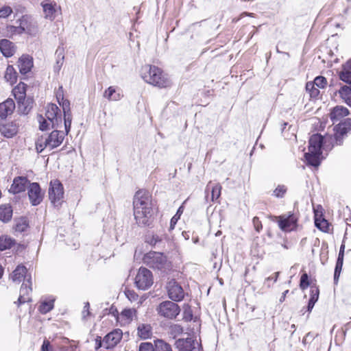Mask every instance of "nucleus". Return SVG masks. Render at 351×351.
I'll list each match as a JSON object with an SVG mask.
<instances>
[{
  "instance_id": "f257e3e1",
  "label": "nucleus",
  "mask_w": 351,
  "mask_h": 351,
  "mask_svg": "<svg viewBox=\"0 0 351 351\" xmlns=\"http://www.w3.org/2000/svg\"><path fill=\"white\" fill-rule=\"evenodd\" d=\"M332 142L333 138L330 135L313 134L308 141V152L304 154L306 164L315 167H319L323 158L322 151L331 149Z\"/></svg>"
},
{
  "instance_id": "f03ea898",
  "label": "nucleus",
  "mask_w": 351,
  "mask_h": 351,
  "mask_svg": "<svg viewBox=\"0 0 351 351\" xmlns=\"http://www.w3.org/2000/svg\"><path fill=\"white\" fill-rule=\"evenodd\" d=\"M134 216L136 223L141 226H149L152 217L151 196L145 191L136 193L133 199Z\"/></svg>"
},
{
  "instance_id": "7ed1b4c3",
  "label": "nucleus",
  "mask_w": 351,
  "mask_h": 351,
  "mask_svg": "<svg viewBox=\"0 0 351 351\" xmlns=\"http://www.w3.org/2000/svg\"><path fill=\"white\" fill-rule=\"evenodd\" d=\"M348 109L342 106H335L330 112V118L333 124L339 121L334 128L335 132V138L337 144H341L339 138L346 134L349 130H351V119L348 118L344 121H342V119L348 116Z\"/></svg>"
},
{
  "instance_id": "20e7f679",
  "label": "nucleus",
  "mask_w": 351,
  "mask_h": 351,
  "mask_svg": "<svg viewBox=\"0 0 351 351\" xmlns=\"http://www.w3.org/2000/svg\"><path fill=\"white\" fill-rule=\"evenodd\" d=\"M141 77L147 83L159 88H167L171 85V81L167 75L156 66H143L141 69Z\"/></svg>"
},
{
  "instance_id": "39448f33",
  "label": "nucleus",
  "mask_w": 351,
  "mask_h": 351,
  "mask_svg": "<svg viewBox=\"0 0 351 351\" xmlns=\"http://www.w3.org/2000/svg\"><path fill=\"white\" fill-rule=\"evenodd\" d=\"M45 117L44 119L42 115L38 117V121L40 123V129L46 130L51 125L52 128H59L62 123V118L60 108L54 104H49L46 107Z\"/></svg>"
},
{
  "instance_id": "423d86ee",
  "label": "nucleus",
  "mask_w": 351,
  "mask_h": 351,
  "mask_svg": "<svg viewBox=\"0 0 351 351\" xmlns=\"http://www.w3.org/2000/svg\"><path fill=\"white\" fill-rule=\"evenodd\" d=\"M143 262L149 267L162 273L167 272L171 268V263L162 253L160 252H149L144 256Z\"/></svg>"
},
{
  "instance_id": "0eeeda50",
  "label": "nucleus",
  "mask_w": 351,
  "mask_h": 351,
  "mask_svg": "<svg viewBox=\"0 0 351 351\" xmlns=\"http://www.w3.org/2000/svg\"><path fill=\"white\" fill-rule=\"evenodd\" d=\"M65 134L62 131L53 130L45 139H40L36 143V149L41 152L45 148L52 149L58 147L63 141Z\"/></svg>"
},
{
  "instance_id": "6e6552de",
  "label": "nucleus",
  "mask_w": 351,
  "mask_h": 351,
  "mask_svg": "<svg viewBox=\"0 0 351 351\" xmlns=\"http://www.w3.org/2000/svg\"><path fill=\"white\" fill-rule=\"evenodd\" d=\"M156 311L159 315L167 319H173L179 315L180 308L176 303L167 300L161 302L157 306Z\"/></svg>"
},
{
  "instance_id": "1a4fd4ad",
  "label": "nucleus",
  "mask_w": 351,
  "mask_h": 351,
  "mask_svg": "<svg viewBox=\"0 0 351 351\" xmlns=\"http://www.w3.org/2000/svg\"><path fill=\"white\" fill-rule=\"evenodd\" d=\"M14 98L17 100L19 110L23 114H27L32 108L30 104L32 101L25 100V84L21 83L18 84L12 90Z\"/></svg>"
},
{
  "instance_id": "9d476101",
  "label": "nucleus",
  "mask_w": 351,
  "mask_h": 351,
  "mask_svg": "<svg viewBox=\"0 0 351 351\" xmlns=\"http://www.w3.org/2000/svg\"><path fill=\"white\" fill-rule=\"evenodd\" d=\"M152 272L145 267H140L135 277V284L138 289L146 290L153 284Z\"/></svg>"
},
{
  "instance_id": "9b49d317",
  "label": "nucleus",
  "mask_w": 351,
  "mask_h": 351,
  "mask_svg": "<svg viewBox=\"0 0 351 351\" xmlns=\"http://www.w3.org/2000/svg\"><path fill=\"white\" fill-rule=\"evenodd\" d=\"M64 195V189L62 184L57 180H52L50 182L49 189V197L51 203L55 206L61 204Z\"/></svg>"
},
{
  "instance_id": "f8f14e48",
  "label": "nucleus",
  "mask_w": 351,
  "mask_h": 351,
  "mask_svg": "<svg viewBox=\"0 0 351 351\" xmlns=\"http://www.w3.org/2000/svg\"><path fill=\"white\" fill-rule=\"evenodd\" d=\"M123 332L120 329H115L107 334L102 341H99L98 347L103 346L106 349L114 348L121 339Z\"/></svg>"
},
{
  "instance_id": "ddd939ff",
  "label": "nucleus",
  "mask_w": 351,
  "mask_h": 351,
  "mask_svg": "<svg viewBox=\"0 0 351 351\" xmlns=\"http://www.w3.org/2000/svg\"><path fill=\"white\" fill-rule=\"evenodd\" d=\"M169 297L173 301H181L185 295L182 287L175 280H171L167 284Z\"/></svg>"
},
{
  "instance_id": "4468645a",
  "label": "nucleus",
  "mask_w": 351,
  "mask_h": 351,
  "mask_svg": "<svg viewBox=\"0 0 351 351\" xmlns=\"http://www.w3.org/2000/svg\"><path fill=\"white\" fill-rule=\"evenodd\" d=\"M280 228L285 232L291 231L296 227L297 218L293 214L276 217Z\"/></svg>"
},
{
  "instance_id": "2eb2a0df",
  "label": "nucleus",
  "mask_w": 351,
  "mask_h": 351,
  "mask_svg": "<svg viewBox=\"0 0 351 351\" xmlns=\"http://www.w3.org/2000/svg\"><path fill=\"white\" fill-rule=\"evenodd\" d=\"M28 196L33 206L38 205L43 200V195L39 184L36 182L30 183L28 188Z\"/></svg>"
},
{
  "instance_id": "dca6fc26",
  "label": "nucleus",
  "mask_w": 351,
  "mask_h": 351,
  "mask_svg": "<svg viewBox=\"0 0 351 351\" xmlns=\"http://www.w3.org/2000/svg\"><path fill=\"white\" fill-rule=\"evenodd\" d=\"M41 6L45 18L51 21H53L56 16L58 9H60L57 3L50 0H45L41 3Z\"/></svg>"
},
{
  "instance_id": "f3484780",
  "label": "nucleus",
  "mask_w": 351,
  "mask_h": 351,
  "mask_svg": "<svg viewBox=\"0 0 351 351\" xmlns=\"http://www.w3.org/2000/svg\"><path fill=\"white\" fill-rule=\"evenodd\" d=\"M29 184L30 182L26 177H16L13 180L12 184L9 189V191L14 194L24 192L28 188Z\"/></svg>"
},
{
  "instance_id": "a211bd4d",
  "label": "nucleus",
  "mask_w": 351,
  "mask_h": 351,
  "mask_svg": "<svg viewBox=\"0 0 351 351\" xmlns=\"http://www.w3.org/2000/svg\"><path fill=\"white\" fill-rule=\"evenodd\" d=\"M176 346L179 351H199L198 343L191 337L178 339Z\"/></svg>"
},
{
  "instance_id": "6ab92c4d",
  "label": "nucleus",
  "mask_w": 351,
  "mask_h": 351,
  "mask_svg": "<svg viewBox=\"0 0 351 351\" xmlns=\"http://www.w3.org/2000/svg\"><path fill=\"white\" fill-rule=\"evenodd\" d=\"M32 292V279L31 277L27 278L24 282L20 289V295L16 303L21 305L25 302L31 301L30 293Z\"/></svg>"
},
{
  "instance_id": "aec40b11",
  "label": "nucleus",
  "mask_w": 351,
  "mask_h": 351,
  "mask_svg": "<svg viewBox=\"0 0 351 351\" xmlns=\"http://www.w3.org/2000/svg\"><path fill=\"white\" fill-rule=\"evenodd\" d=\"M0 51L4 56L11 57L14 54L16 48L9 40L2 39L0 40Z\"/></svg>"
},
{
  "instance_id": "412c9836",
  "label": "nucleus",
  "mask_w": 351,
  "mask_h": 351,
  "mask_svg": "<svg viewBox=\"0 0 351 351\" xmlns=\"http://www.w3.org/2000/svg\"><path fill=\"white\" fill-rule=\"evenodd\" d=\"M18 66L21 74H26L33 66L32 58L29 56H23L19 58Z\"/></svg>"
},
{
  "instance_id": "4be33fe9",
  "label": "nucleus",
  "mask_w": 351,
  "mask_h": 351,
  "mask_svg": "<svg viewBox=\"0 0 351 351\" xmlns=\"http://www.w3.org/2000/svg\"><path fill=\"white\" fill-rule=\"evenodd\" d=\"M15 108V104L12 99H8L4 102L0 104V117L5 118L8 115L12 113Z\"/></svg>"
},
{
  "instance_id": "5701e85b",
  "label": "nucleus",
  "mask_w": 351,
  "mask_h": 351,
  "mask_svg": "<svg viewBox=\"0 0 351 351\" xmlns=\"http://www.w3.org/2000/svg\"><path fill=\"white\" fill-rule=\"evenodd\" d=\"M18 132V127L16 123H8L0 126V133L6 138H12Z\"/></svg>"
},
{
  "instance_id": "b1692460",
  "label": "nucleus",
  "mask_w": 351,
  "mask_h": 351,
  "mask_svg": "<svg viewBox=\"0 0 351 351\" xmlns=\"http://www.w3.org/2000/svg\"><path fill=\"white\" fill-rule=\"evenodd\" d=\"M27 269L23 265H18L13 271L10 278L13 282L19 283L23 279L25 280L28 278L26 276Z\"/></svg>"
},
{
  "instance_id": "393cba45",
  "label": "nucleus",
  "mask_w": 351,
  "mask_h": 351,
  "mask_svg": "<svg viewBox=\"0 0 351 351\" xmlns=\"http://www.w3.org/2000/svg\"><path fill=\"white\" fill-rule=\"evenodd\" d=\"M104 97L109 101H119L122 95L119 88L114 86H110L104 93Z\"/></svg>"
},
{
  "instance_id": "a878e982",
  "label": "nucleus",
  "mask_w": 351,
  "mask_h": 351,
  "mask_svg": "<svg viewBox=\"0 0 351 351\" xmlns=\"http://www.w3.org/2000/svg\"><path fill=\"white\" fill-rule=\"evenodd\" d=\"M340 79L351 84V60H348L343 66V70L339 73Z\"/></svg>"
},
{
  "instance_id": "bb28decb",
  "label": "nucleus",
  "mask_w": 351,
  "mask_h": 351,
  "mask_svg": "<svg viewBox=\"0 0 351 351\" xmlns=\"http://www.w3.org/2000/svg\"><path fill=\"white\" fill-rule=\"evenodd\" d=\"M341 99L348 106H351V88L343 86L339 90Z\"/></svg>"
},
{
  "instance_id": "cd10ccee",
  "label": "nucleus",
  "mask_w": 351,
  "mask_h": 351,
  "mask_svg": "<svg viewBox=\"0 0 351 351\" xmlns=\"http://www.w3.org/2000/svg\"><path fill=\"white\" fill-rule=\"evenodd\" d=\"M152 327L149 324H141L138 327V335L141 339H148L152 336Z\"/></svg>"
},
{
  "instance_id": "c85d7f7f",
  "label": "nucleus",
  "mask_w": 351,
  "mask_h": 351,
  "mask_svg": "<svg viewBox=\"0 0 351 351\" xmlns=\"http://www.w3.org/2000/svg\"><path fill=\"white\" fill-rule=\"evenodd\" d=\"M12 215V207L9 205H2L0 206V220L6 222L8 221Z\"/></svg>"
},
{
  "instance_id": "c756f323",
  "label": "nucleus",
  "mask_w": 351,
  "mask_h": 351,
  "mask_svg": "<svg viewBox=\"0 0 351 351\" xmlns=\"http://www.w3.org/2000/svg\"><path fill=\"white\" fill-rule=\"evenodd\" d=\"M4 78L5 80L9 82L11 85L14 84L16 82L17 80V73L14 69V68L9 65L5 71V73L4 75Z\"/></svg>"
},
{
  "instance_id": "7c9ffc66",
  "label": "nucleus",
  "mask_w": 351,
  "mask_h": 351,
  "mask_svg": "<svg viewBox=\"0 0 351 351\" xmlns=\"http://www.w3.org/2000/svg\"><path fill=\"white\" fill-rule=\"evenodd\" d=\"M54 299L49 298L43 301L39 306V311L43 314H46L53 308Z\"/></svg>"
},
{
  "instance_id": "2f4dec72",
  "label": "nucleus",
  "mask_w": 351,
  "mask_h": 351,
  "mask_svg": "<svg viewBox=\"0 0 351 351\" xmlns=\"http://www.w3.org/2000/svg\"><path fill=\"white\" fill-rule=\"evenodd\" d=\"M14 244V240L8 236L0 237V251L10 248Z\"/></svg>"
},
{
  "instance_id": "473e14b6",
  "label": "nucleus",
  "mask_w": 351,
  "mask_h": 351,
  "mask_svg": "<svg viewBox=\"0 0 351 351\" xmlns=\"http://www.w3.org/2000/svg\"><path fill=\"white\" fill-rule=\"evenodd\" d=\"M136 311L134 308L123 310L121 313V317L125 320V323H130L135 316Z\"/></svg>"
},
{
  "instance_id": "72a5a7b5",
  "label": "nucleus",
  "mask_w": 351,
  "mask_h": 351,
  "mask_svg": "<svg viewBox=\"0 0 351 351\" xmlns=\"http://www.w3.org/2000/svg\"><path fill=\"white\" fill-rule=\"evenodd\" d=\"M25 30V27L21 22L19 26L8 25L7 26V32L11 35L21 34Z\"/></svg>"
},
{
  "instance_id": "f704fd0d",
  "label": "nucleus",
  "mask_w": 351,
  "mask_h": 351,
  "mask_svg": "<svg viewBox=\"0 0 351 351\" xmlns=\"http://www.w3.org/2000/svg\"><path fill=\"white\" fill-rule=\"evenodd\" d=\"M306 90L309 93L311 97L315 98L319 95V88L313 83V82H308L306 83Z\"/></svg>"
},
{
  "instance_id": "c9c22d12",
  "label": "nucleus",
  "mask_w": 351,
  "mask_h": 351,
  "mask_svg": "<svg viewBox=\"0 0 351 351\" xmlns=\"http://www.w3.org/2000/svg\"><path fill=\"white\" fill-rule=\"evenodd\" d=\"M155 350L156 351H172L171 347L169 344L165 342L163 340L157 339L155 341Z\"/></svg>"
},
{
  "instance_id": "e433bc0d",
  "label": "nucleus",
  "mask_w": 351,
  "mask_h": 351,
  "mask_svg": "<svg viewBox=\"0 0 351 351\" xmlns=\"http://www.w3.org/2000/svg\"><path fill=\"white\" fill-rule=\"evenodd\" d=\"M221 186L219 184H216L212 187L211 190V200L214 202L221 195Z\"/></svg>"
},
{
  "instance_id": "4c0bfd02",
  "label": "nucleus",
  "mask_w": 351,
  "mask_h": 351,
  "mask_svg": "<svg viewBox=\"0 0 351 351\" xmlns=\"http://www.w3.org/2000/svg\"><path fill=\"white\" fill-rule=\"evenodd\" d=\"M72 121V115L71 113L64 114V125L65 128L64 134L66 135L70 130L71 126Z\"/></svg>"
},
{
  "instance_id": "58836bf2",
  "label": "nucleus",
  "mask_w": 351,
  "mask_h": 351,
  "mask_svg": "<svg viewBox=\"0 0 351 351\" xmlns=\"http://www.w3.org/2000/svg\"><path fill=\"white\" fill-rule=\"evenodd\" d=\"M318 88H324L327 84L326 79L323 76H317L313 82Z\"/></svg>"
},
{
  "instance_id": "ea45409f",
  "label": "nucleus",
  "mask_w": 351,
  "mask_h": 351,
  "mask_svg": "<svg viewBox=\"0 0 351 351\" xmlns=\"http://www.w3.org/2000/svg\"><path fill=\"white\" fill-rule=\"evenodd\" d=\"M28 227V223L24 218L18 221L16 224V230L18 232H24Z\"/></svg>"
},
{
  "instance_id": "a19ab883",
  "label": "nucleus",
  "mask_w": 351,
  "mask_h": 351,
  "mask_svg": "<svg viewBox=\"0 0 351 351\" xmlns=\"http://www.w3.org/2000/svg\"><path fill=\"white\" fill-rule=\"evenodd\" d=\"M12 13V9L8 5H0V18H6Z\"/></svg>"
},
{
  "instance_id": "79ce46f5",
  "label": "nucleus",
  "mask_w": 351,
  "mask_h": 351,
  "mask_svg": "<svg viewBox=\"0 0 351 351\" xmlns=\"http://www.w3.org/2000/svg\"><path fill=\"white\" fill-rule=\"evenodd\" d=\"M287 187L285 185H278L274 191V195L276 197H282L287 192Z\"/></svg>"
},
{
  "instance_id": "37998d69",
  "label": "nucleus",
  "mask_w": 351,
  "mask_h": 351,
  "mask_svg": "<svg viewBox=\"0 0 351 351\" xmlns=\"http://www.w3.org/2000/svg\"><path fill=\"white\" fill-rule=\"evenodd\" d=\"M184 211V206L183 204L180 206L178 208L176 214L171 218V226L173 227L178 221V220L180 219L181 215L182 214Z\"/></svg>"
},
{
  "instance_id": "c03bdc74",
  "label": "nucleus",
  "mask_w": 351,
  "mask_h": 351,
  "mask_svg": "<svg viewBox=\"0 0 351 351\" xmlns=\"http://www.w3.org/2000/svg\"><path fill=\"white\" fill-rule=\"evenodd\" d=\"M309 286L308 276L306 273L302 275L300 278V287L302 289H306Z\"/></svg>"
},
{
  "instance_id": "a18cd8bd",
  "label": "nucleus",
  "mask_w": 351,
  "mask_h": 351,
  "mask_svg": "<svg viewBox=\"0 0 351 351\" xmlns=\"http://www.w3.org/2000/svg\"><path fill=\"white\" fill-rule=\"evenodd\" d=\"M59 105L62 106L64 114L71 113L70 102L68 99H63L60 101Z\"/></svg>"
},
{
  "instance_id": "49530a36",
  "label": "nucleus",
  "mask_w": 351,
  "mask_h": 351,
  "mask_svg": "<svg viewBox=\"0 0 351 351\" xmlns=\"http://www.w3.org/2000/svg\"><path fill=\"white\" fill-rule=\"evenodd\" d=\"M125 294L128 300L131 302L137 300L138 295L133 290L126 289L125 290Z\"/></svg>"
},
{
  "instance_id": "de8ad7c7",
  "label": "nucleus",
  "mask_w": 351,
  "mask_h": 351,
  "mask_svg": "<svg viewBox=\"0 0 351 351\" xmlns=\"http://www.w3.org/2000/svg\"><path fill=\"white\" fill-rule=\"evenodd\" d=\"M139 351H156L153 345L149 342L141 343L139 346Z\"/></svg>"
},
{
  "instance_id": "09e8293b",
  "label": "nucleus",
  "mask_w": 351,
  "mask_h": 351,
  "mask_svg": "<svg viewBox=\"0 0 351 351\" xmlns=\"http://www.w3.org/2000/svg\"><path fill=\"white\" fill-rule=\"evenodd\" d=\"M183 331L182 327L179 324H174L171 326V333L174 336L182 334Z\"/></svg>"
},
{
  "instance_id": "8fccbe9b",
  "label": "nucleus",
  "mask_w": 351,
  "mask_h": 351,
  "mask_svg": "<svg viewBox=\"0 0 351 351\" xmlns=\"http://www.w3.org/2000/svg\"><path fill=\"white\" fill-rule=\"evenodd\" d=\"M315 226L322 231H326V228L328 227V222L325 219H322L319 221L317 219H315Z\"/></svg>"
},
{
  "instance_id": "3c124183",
  "label": "nucleus",
  "mask_w": 351,
  "mask_h": 351,
  "mask_svg": "<svg viewBox=\"0 0 351 351\" xmlns=\"http://www.w3.org/2000/svg\"><path fill=\"white\" fill-rule=\"evenodd\" d=\"M319 298V289L317 287H311V300L316 302Z\"/></svg>"
},
{
  "instance_id": "603ef678",
  "label": "nucleus",
  "mask_w": 351,
  "mask_h": 351,
  "mask_svg": "<svg viewBox=\"0 0 351 351\" xmlns=\"http://www.w3.org/2000/svg\"><path fill=\"white\" fill-rule=\"evenodd\" d=\"M279 275V272H276L273 274V276H269L265 279V285L267 286V287H271L270 281H273L274 282H276L278 280V277Z\"/></svg>"
},
{
  "instance_id": "864d4df0",
  "label": "nucleus",
  "mask_w": 351,
  "mask_h": 351,
  "mask_svg": "<svg viewBox=\"0 0 351 351\" xmlns=\"http://www.w3.org/2000/svg\"><path fill=\"white\" fill-rule=\"evenodd\" d=\"M252 223H253L255 230L258 232H259L262 230L263 226H262L261 221L259 220L258 217H254L253 218Z\"/></svg>"
},
{
  "instance_id": "5fc2aeb1",
  "label": "nucleus",
  "mask_w": 351,
  "mask_h": 351,
  "mask_svg": "<svg viewBox=\"0 0 351 351\" xmlns=\"http://www.w3.org/2000/svg\"><path fill=\"white\" fill-rule=\"evenodd\" d=\"M56 99L58 101V104L60 103V101H62L63 99H64V94H63V88L62 86L59 87V88L58 89V90L56 91Z\"/></svg>"
},
{
  "instance_id": "6e6d98bb",
  "label": "nucleus",
  "mask_w": 351,
  "mask_h": 351,
  "mask_svg": "<svg viewBox=\"0 0 351 351\" xmlns=\"http://www.w3.org/2000/svg\"><path fill=\"white\" fill-rule=\"evenodd\" d=\"M82 314L83 319H86L89 315L90 312H89V303L88 302H86L85 304Z\"/></svg>"
},
{
  "instance_id": "4d7b16f0",
  "label": "nucleus",
  "mask_w": 351,
  "mask_h": 351,
  "mask_svg": "<svg viewBox=\"0 0 351 351\" xmlns=\"http://www.w3.org/2000/svg\"><path fill=\"white\" fill-rule=\"evenodd\" d=\"M50 343L48 340L45 339L41 346V351H49Z\"/></svg>"
},
{
  "instance_id": "13d9d810",
  "label": "nucleus",
  "mask_w": 351,
  "mask_h": 351,
  "mask_svg": "<svg viewBox=\"0 0 351 351\" xmlns=\"http://www.w3.org/2000/svg\"><path fill=\"white\" fill-rule=\"evenodd\" d=\"M344 249H345V245L342 244L340 247L339 253L338 255L337 260L343 261V256H344Z\"/></svg>"
},
{
  "instance_id": "bf43d9fd",
  "label": "nucleus",
  "mask_w": 351,
  "mask_h": 351,
  "mask_svg": "<svg viewBox=\"0 0 351 351\" xmlns=\"http://www.w3.org/2000/svg\"><path fill=\"white\" fill-rule=\"evenodd\" d=\"M343 261L337 260L336 263V266L335 269V271L341 272L343 266Z\"/></svg>"
},
{
  "instance_id": "052dcab7",
  "label": "nucleus",
  "mask_w": 351,
  "mask_h": 351,
  "mask_svg": "<svg viewBox=\"0 0 351 351\" xmlns=\"http://www.w3.org/2000/svg\"><path fill=\"white\" fill-rule=\"evenodd\" d=\"M315 304V302H313V300H309L308 304V306H307L308 311H309V312L311 311V310L313 309Z\"/></svg>"
},
{
  "instance_id": "680f3d73",
  "label": "nucleus",
  "mask_w": 351,
  "mask_h": 351,
  "mask_svg": "<svg viewBox=\"0 0 351 351\" xmlns=\"http://www.w3.org/2000/svg\"><path fill=\"white\" fill-rule=\"evenodd\" d=\"M340 274H341V272L335 271V274H334V282H335V284H337V282H338Z\"/></svg>"
},
{
  "instance_id": "e2e57ef3",
  "label": "nucleus",
  "mask_w": 351,
  "mask_h": 351,
  "mask_svg": "<svg viewBox=\"0 0 351 351\" xmlns=\"http://www.w3.org/2000/svg\"><path fill=\"white\" fill-rule=\"evenodd\" d=\"M288 293H289V290H286L285 291L283 292L282 295L281 296V298L280 299V302H282L285 300V297Z\"/></svg>"
},
{
  "instance_id": "0e129e2a",
  "label": "nucleus",
  "mask_w": 351,
  "mask_h": 351,
  "mask_svg": "<svg viewBox=\"0 0 351 351\" xmlns=\"http://www.w3.org/2000/svg\"><path fill=\"white\" fill-rule=\"evenodd\" d=\"M62 64V62H60V61H58L57 62V66H55V69L56 70L59 71L60 69V67H61Z\"/></svg>"
},
{
  "instance_id": "69168bd1",
  "label": "nucleus",
  "mask_w": 351,
  "mask_h": 351,
  "mask_svg": "<svg viewBox=\"0 0 351 351\" xmlns=\"http://www.w3.org/2000/svg\"><path fill=\"white\" fill-rule=\"evenodd\" d=\"M153 240L154 241V244H156L157 242L160 241V239H159L158 236H154Z\"/></svg>"
},
{
  "instance_id": "338daca9",
  "label": "nucleus",
  "mask_w": 351,
  "mask_h": 351,
  "mask_svg": "<svg viewBox=\"0 0 351 351\" xmlns=\"http://www.w3.org/2000/svg\"><path fill=\"white\" fill-rule=\"evenodd\" d=\"M3 274V267L0 265V278L2 277Z\"/></svg>"
},
{
  "instance_id": "774afa93",
  "label": "nucleus",
  "mask_w": 351,
  "mask_h": 351,
  "mask_svg": "<svg viewBox=\"0 0 351 351\" xmlns=\"http://www.w3.org/2000/svg\"><path fill=\"white\" fill-rule=\"evenodd\" d=\"M221 234V231H218L217 233H216V236H219Z\"/></svg>"
}]
</instances>
